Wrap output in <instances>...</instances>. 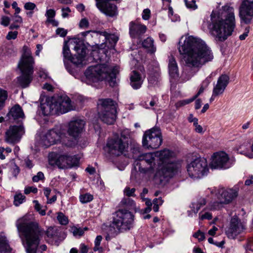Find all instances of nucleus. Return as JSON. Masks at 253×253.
Wrapping results in <instances>:
<instances>
[{"instance_id": "nucleus-6", "label": "nucleus", "mask_w": 253, "mask_h": 253, "mask_svg": "<svg viewBox=\"0 0 253 253\" xmlns=\"http://www.w3.org/2000/svg\"><path fill=\"white\" fill-rule=\"evenodd\" d=\"M23 53L18 63V68L22 75L18 78L19 84L22 87H26L32 80L34 60L30 49L27 46L23 47Z\"/></svg>"}, {"instance_id": "nucleus-62", "label": "nucleus", "mask_w": 253, "mask_h": 253, "mask_svg": "<svg viewBox=\"0 0 253 253\" xmlns=\"http://www.w3.org/2000/svg\"><path fill=\"white\" fill-rule=\"evenodd\" d=\"M20 172V169L17 166H15L12 169V174L13 175L15 176V177H16L17 175L18 174V173H19Z\"/></svg>"}, {"instance_id": "nucleus-15", "label": "nucleus", "mask_w": 253, "mask_h": 253, "mask_svg": "<svg viewBox=\"0 0 253 253\" xmlns=\"http://www.w3.org/2000/svg\"><path fill=\"white\" fill-rule=\"evenodd\" d=\"M228 155L223 151L213 154L210 167L212 169H227L231 167Z\"/></svg>"}, {"instance_id": "nucleus-46", "label": "nucleus", "mask_w": 253, "mask_h": 253, "mask_svg": "<svg viewBox=\"0 0 253 253\" xmlns=\"http://www.w3.org/2000/svg\"><path fill=\"white\" fill-rule=\"evenodd\" d=\"M150 14L151 11L149 9L146 8L144 9L142 14V17L143 19L145 20H148L150 17Z\"/></svg>"}, {"instance_id": "nucleus-44", "label": "nucleus", "mask_w": 253, "mask_h": 253, "mask_svg": "<svg viewBox=\"0 0 253 253\" xmlns=\"http://www.w3.org/2000/svg\"><path fill=\"white\" fill-rule=\"evenodd\" d=\"M44 179V176L43 173L39 171L37 173V175L34 176L32 178V180L33 182H37L40 180H43Z\"/></svg>"}, {"instance_id": "nucleus-1", "label": "nucleus", "mask_w": 253, "mask_h": 253, "mask_svg": "<svg viewBox=\"0 0 253 253\" xmlns=\"http://www.w3.org/2000/svg\"><path fill=\"white\" fill-rule=\"evenodd\" d=\"M178 51L183 55L186 66L189 67L199 69L213 59V53L206 43L192 36L181 37Z\"/></svg>"}, {"instance_id": "nucleus-3", "label": "nucleus", "mask_w": 253, "mask_h": 253, "mask_svg": "<svg viewBox=\"0 0 253 253\" xmlns=\"http://www.w3.org/2000/svg\"><path fill=\"white\" fill-rule=\"evenodd\" d=\"M211 16V34L218 41H224L231 35L235 26L233 8L226 4L217 12L213 11Z\"/></svg>"}, {"instance_id": "nucleus-16", "label": "nucleus", "mask_w": 253, "mask_h": 253, "mask_svg": "<svg viewBox=\"0 0 253 253\" xmlns=\"http://www.w3.org/2000/svg\"><path fill=\"white\" fill-rule=\"evenodd\" d=\"M239 16L241 22L250 23L253 17V0H243L239 7Z\"/></svg>"}, {"instance_id": "nucleus-26", "label": "nucleus", "mask_w": 253, "mask_h": 253, "mask_svg": "<svg viewBox=\"0 0 253 253\" xmlns=\"http://www.w3.org/2000/svg\"><path fill=\"white\" fill-rule=\"evenodd\" d=\"M130 85L134 89L139 88L143 83V80L141 75L136 71H133L130 75Z\"/></svg>"}, {"instance_id": "nucleus-64", "label": "nucleus", "mask_w": 253, "mask_h": 253, "mask_svg": "<svg viewBox=\"0 0 253 253\" xmlns=\"http://www.w3.org/2000/svg\"><path fill=\"white\" fill-rule=\"evenodd\" d=\"M80 249L81 253H87L88 252L87 247L84 244H81Z\"/></svg>"}, {"instance_id": "nucleus-59", "label": "nucleus", "mask_w": 253, "mask_h": 253, "mask_svg": "<svg viewBox=\"0 0 253 253\" xmlns=\"http://www.w3.org/2000/svg\"><path fill=\"white\" fill-rule=\"evenodd\" d=\"M188 120L189 122L193 123L194 125H197V123H198V120L197 118L194 117L193 115L192 114H190L188 118Z\"/></svg>"}, {"instance_id": "nucleus-57", "label": "nucleus", "mask_w": 253, "mask_h": 253, "mask_svg": "<svg viewBox=\"0 0 253 253\" xmlns=\"http://www.w3.org/2000/svg\"><path fill=\"white\" fill-rule=\"evenodd\" d=\"M249 31H250V28L247 27L245 29L244 33L239 36L240 40H242V41L244 40L246 38V37L248 36Z\"/></svg>"}, {"instance_id": "nucleus-17", "label": "nucleus", "mask_w": 253, "mask_h": 253, "mask_svg": "<svg viewBox=\"0 0 253 253\" xmlns=\"http://www.w3.org/2000/svg\"><path fill=\"white\" fill-rule=\"evenodd\" d=\"M24 133V130L23 126H11L6 132L5 141L9 144H14L20 141Z\"/></svg>"}, {"instance_id": "nucleus-11", "label": "nucleus", "mask_w": 253, "mask_h": 253, "mask_svg": "<svg viewBox=\"0 0 253 253\" xmlns=\"http://www.w3.org/2000/svg\"><path fill=\"white\" fill-rule=\"evenodd\" d=\"M162 141L160 129L153 127L144 132L142 138V145L147 149H157L161 146Z\"/></svg>"}, {"instance_id": "nucleus-8", "label": "nucleus", "mask_w": 253, "mask_h": 253, "mask_svg": "<svg viewBox=\"0 0 253 253\" xmlns=\"http://www.w3.org/2000/svg\"><path fill=\"white\" fill-rule=\"evenodd\" d=\"M100 119L107 124H113L116 119V103L110 98L100 99L97 102Z\"/></svg>"}, {"instance_id": "nucleus-38", "label": "nucleus", "mask_w": 253, "mask_h": 253, "mask_svg": "<svg viewBox=\"0 0 253 253\" xmlns=\"http://www.w3.org/2000/svg\"><path fill=\"white\" fill-rule=\"evenodd\" d=\"M187 8L191 10H195L198 8L195 0H184Z\"/></svg>"}, {"instance_id": "nucleus-18", "label": "nucleus", "mask_w": 253, "mask_h": 253, "mask_svg": "<svg viewBox=\"0 0 253 253\" xmlns=\"http://www.w3.org/2000/svg\"><path fill=\"white\" fill-rule=\"evenodd\" d=\"M64 135L65 134L62 133L59 129H51L44 135L42 139V143L46 147H48L61 142Z\"/></svg>"}, {"instance_id": "nucleus-13", "label": "nucleus", "mask_w": 253, "mask_h": 253, "mask_svg": "<svg viewBox=\"0 0 253 253\" xmlns=\"http://www.w3.org/2000/svg\"><path fill=\"white\" fill-rule=\"evenodd\" d=\"M126 137L121 134V137H116L109 139L107 147L110 154L114 156L122 155L128 147V143L125 140Z\"/></svg>"}, {"instance_id": "nucleus-53", "label": "nucleus", "mask_w": 253, "mask_h": 253, "mask_svg": "<svg viewBox=\"0 0 253 253\" xmlns=\"http://www.w3.org/2000/svg\"><path fill=\"white\" fill-rule=\"evenodd\" d=\"M194 237L197 238L199 241H203L205 239V235L203 232L200 231H198L194 234Z\"/></svg>"}, {"instance_id": "nucleus-14", "label": "nucleus", "mask_w": 253, "mask_h": 253, "mask_svg": "<svg viewBox=\"0 0 253 253\" xmlns=\"http://www.w3.org/2000/svg\"><path fill=\"white\" fill-rule=\"evenodd\" d=\"M52 99L55 114L66 113L74 109L70 99L67 96H58Z\"/></svg>"}, {"instance_id": "nucleus-34", "label": "nucleus", "mask_w": 253, "mask_h": 253, "mask_svg": "<svg viewBox=\"0 0 253 253\" xmlns=\"http://www.w3.org/2000/svg\"><path fill=\"white\" fill-rule=\"evenodd\" d=\"M33 202L35 204V209L38 212H39V214H40L42 216L45 215L46 207H44L43 209H42V207L41 206V205L37 200H34Z\"/></svg>"}, {"instance_id": "nucleus-25", "label": "nucleus", "mask_w": 253, "mask_h": 253, "mask_svg": "<svg viewBox=\"0 0 253 253\" xmlns=\"http://www.w3.org/2000/svg\"><path fill=\"white\" fill-rule=\"evenodd\" d=\"M168 68L169 76L174 79L179 77V72L177 64L175 58L173 56L169 57Z\"/></svg>"}, {"instance_id": "nucleus-12", "label": "nucleus", "mask_w": 253, "mask_h": 253, "mask_svg": "<svg viewBox=\"0 0 253 253\" xmlns=\"http://www.w3.org/2000/svg\"><path fill=\"white\" fill-rule=\"evenodd\" d=\"M187 170L191 178H201L208 173L209 168L207 161L204 159H196L187 165Z\"/></svg>"}, {"instance_id": "nucleus-9", "label": "nucleus", "mask_w": 253, "mask_h": 253, "mask_svg": "<svg viewBox=\"0 0 253 253\" xmlns=\"http://www.w3.org/2000/svg\"><path fill=\"white\" fill-rule=\"evenodd\" d=\"M70 46H74V49L77 52L73 57L71 56L69 47L65 42L63 48V54L65 58L70 60L73 63L77 65L84 64V59L86 54V49L82 42L78 39H74L69 42Z\"/></svg>"}, {"instance_id": "nucleus-24", "label": "nucleus", "mask_w": 253, "mask_h": 253, "mask_svg": "<svg viewBox=\"0 0 253 253\" xmlns=\"http://www.w3.org/2000/svg\"><path fill=\"white\" fill-rule=\"evenodd\" d=\"M40 108L44 116L55 114L52 97L46 98L45 102H41Z\"/></svg>"}, {"instance_id": "nucleus-10", "label": "nucleus", "mask_w": 253, "mask_h": 253, "mask_svg": "<svg viewBox=\"0 0 253 253\" xmlns=\"http://www.w3.org/2000/svg\"><path fill=\"white\" fill-rule=\"evenodd\" d=\"M209 189L211 193H213L214 190L217 197V201L210 204V209L212 210L220 209L224 205L230 203L238 196V191L234 189L221 188L217 190L211 188Z\"/></svg>"}, {"instance_id": "nucleus-49", "label": "nucleus", "mask_w": 253, "mask_h": 253, "mask_svg": "<svg viewBox=\"0 0 253 253\" xmlns=\"http://www.w3.org/2000/svg\"><path fill=\"white\" fill-rule=\"evenodd\" d=\"M9 22H10V18L8 17L5 16H3L1 17V20H0L1 25H3L5 27H6L9 25Z\"/></svg>"}, {"instance_id": "nucleus-19", "label": "nucleus", "mask_w": 253, "mask_h": 253, "mask_svg": "<svg viewBox=\"0 0 253 253\" xmlns=\"http://www.w3.org/2000/svg\"><path fill=\"white\" fill-rule=\"evenodd\" d=\"M244 225L237 217L232 218L229 227L226 231L228 238H235L237 235L241 234L244 230Z\"/></svg>"}, {"instance_id": "nucleus-5", "label": "nucleus", "mask_w": 253, "mask_h": 253, "mask_svg": "<svg viewBox=\"0 0 253 253\" xmlns=\"http://www.w3.org/2000/svg\"><path fill=\"white\" fill-rule=\"evenodd\" d=\"M119 73V67H109L106 64H99L88 67L84 73L89 82L107 80L110 85L113 86L116 84V75Z\"/></svg>"}, {"instance_id": "nucleus-37", "label": "nucleus", "mask_w": 253, "mask_h": 253, "mask_svg": "<svg viewBox=\"0 0 253 253\" xmlns=\"http://www.w3.org/2000/svg\"><path fill=\"white\" fill-rule=\"evenodd\" d=\"M59 223L62 225H66L68 223V219L63 213L59 212L57 217Z\"/></svg>"}, {"instance_id": "nucleus-32", "label": "nucleus", "mask_w": 253, "mask_h": 253, "mask_svg": "<svg viewBox=\"0 0 253 253\" xmlns=\"http://www.w3.org/2000/svg\"><path fill=\"white\" fill-rule=\"evenodd\" d=\"M8 94L7 91L0 88V110H1L4 106Z\"/></svg>"}, {"instance_id": "nucleus-31", "label": "nucleus", "mask_w": 253, "mask_h": 253, "mask_svg": "<svg viewBox=\"0 0 253 253\" xmlns=\"http://www.w3.org/2000/svg\"><path fill=\"white\" fill-rule=\"evenodd\" d=\"M80 159V158L77 155L67 156L68 168L78 166L79 164Z\"/></svg>"}, {"instance_id": "nucleus-45", "label": "nucleus", "mask_w": 253, "mask_h": 253, "mask_svg": "<svg viewBox=\"0 0 253 253\" xmlns=\"http://www.w3.org/2000/svg\"><path fill=\"white\" fill-rule=\"evenodd\" d=\"M45 15L47 17L46 20L53 19L55 16V11L53 9H47Z\"/></svg>"}, {"instance_id": "nucleus-47", "label": "nucleus", "mask_w": 253, "mask_h": 253, "mask_svg": "<svg viewBox=\"0 0 253 253\" xmlns=\"http://www.w3.org/2000/svg\"><path fill=\"white\" fill-rule=\"evenodd\" d=\"M31 192L33 193H37L38 192V189L36 187L33 186H28L25 188L24 193L25 194H28Z\"/></svg>"}, {"instance_id": "nucleus-51", "label": "nucleus", "mask_w": 253, "mask_h": 253, "mask_svg": "<svg viewBox=\"0 0 253 253\" xmlns=\"http://www.w3.org/2000/svg\"><path fill=\"white\" fill-rule=\"evenodd\" d=\"M199 216L201 220H204L205 219H211L212 218L211 214L208 212H206L203 214H202V212H200Z\"/></svg>"}, {"instance_id": "nucleus-41", "label": "nucleus", "mask_w": 253, "mask_h": 253, "mask_svg": "<svg viewBox=\"0 0 253 253\" xmlns=\"http://www.w3.org/2000/svg\"><path fill=\"white\" fill-rule=\"evenodd\" d=\"M154 206L153 208V211L155 212H157L159 211V206L161 205L163 203V200L162 198H159L158 199H155L153 201Z\"/></svg>"}, {"instance_id": "nucleus-35", "label": "nucleus", "mask_w": 253, "mask_h": 253, "mask_svg": "<svg viewBox=\"0 0 253 253\" xmlns=\"http://www.w3.org/2000/svg\"><path fill=\"white\" fill-rule=\"evenodd\" d=\"M93 200V196L89 193L82 194L80 196V200L82 203H86Z\"/></svg>"}, {"instance_id": "nucleus-50", "label": "nucleus", "mask_w": 253, "mask_h": 253, "mask_svg": "<svg viewBox=\"0 0 253 253\" xmlns=\"http://www.w3.org/2000/svg\"><path fill=\"white\" fill-rule=\"evenodd\" d=\"M56 33L62 37H64L66 36L67 31L64 28H59L56 29Z\"/></svg>"}, {"instance_id": "nucleus-7", "label": "nucleus", "mask_w": 253, "mask_h": 253, "mask_svg": "<svg viewBox=\"0 0 253 253\" xmlns=\"http://www.w3.org/2000/svg\"><path fill=\"white\" fill-rule=\"evenodd\" d=\"M134 215L126 209H120L116 211L109 231L114 235L129 230L133 226Z\"/></svg>"}, {"instance_id": "nucleus-22", "label": "nucleus", "mask_w": 253, "mask_h": 253, "mask_svg": "<svg viewBox=\"0 0 253 253\" xmlns=\"http://www.w3.org/2000/svg\"><path fill=\"white\" fill-rule=\"evenodd\" d=\"M7 117L10 121L19 122L25 118V115L22 108L18 104L15 105L9 110Z\"/></svg>"}, {"instance_id": "nucleus-39", "label": "nucleus", "mask_w": 253, "mask_h": 253, "mask_svg": "<svg viewBox=\"0 0 253 253\" xmlns=\"http://www.w3.org/2000/svg\"><path fill=\"white\" fill-rule=\"evenodd\" d=\"M195 100V98H192L190 99H185L179 101L175 103V106L177 108H179L182 106H183L186 104H188L191 102H193Z\"/></svg>"}, {"instance_id": "nucleus-43", "label": "nucleus", "mask_w": 253, "mask_h": 253, "mask_svg": "<svg viewBox=\"0 0 253 253\" xmlns=\"http://www.w3.org/2000/svg\"><path fill=\"white\" fill-rule=\"evenodd\" d=\"M135 191V189L133 188L130 189L128 187H126L124 189V192L126 196L128 197L135 196L134 192Z\"/></svg>"}, {"instance_id": "nucleus-58", "label": "nucleus", "mask_w": 253, "mask_h": 253, "mask_svg": "<svg viewBox=\"0 0 253 253\" xmlns=\"http://www.w3.org/2000/svg\"><path fill=\"white\" fill-rule=\"evenodd\" d=\"M13 17L14 23L16 24H21L22 23L23 20L21 16L18 15L14 14Z\"/></svg>"}, {"instance_id": "nucleus-23", "label": "nucleus", "mask_w": 253, "mask_h": 253, "mask_svg": "<svg viewBox=\"0 0 253 253\" xmlns=\"http://www.w3.org/2000/svg\"><path fill=\"white\" fill-rule=\"evenodd\" d=\"M229 77L226 75L220 76L213 88V94L219 95L222 94L229 83Z\"/></svg>"}, {"instance_id": "nucleus-40", "label": "nucleus", "mask_w": 253, "mask_h": 253, "mask_svg": "<svg viewBox=\"0 0 253 253\" xmlns=\"http://www.w3.org/2000/svg\"><path fill=\"white\" fill-rule=\"evenodd\" d=\"M46 234L48 238H54L57 235V229L52 227H50L46 231Z\"/></svg>"}, {"instance_id": "nucleus-61", "label": "nucleus", "mask_w": 253, "mask_h": 253, "mask_svg": "<svg viewBox=\"0 0 253 253\" xmlns=\"http://www.w3.org/2000/svg\"><path fill=\"white\" fill-rule=\"evenodd\" d=\"M211 82V77L209 76L207 77L202 83V86H204L205 87H207L209 84Z\"/></svg>"}, {"instance_id": "nucleus-56", "label": "nucleus", "mask_w": 253, "mask_h": 253, "mask_svg": "<svg viewBox=\"0 0 253 253\" xmlns=\"http://www.w3.org/2000/svg\"><path fill=\"white\" fill-rule=\"evenodd\" d=\"M195 127V130L196 132L199 133H204L205 130H203L202 126L201 125H198V123H197V125H194Z\"/></svg>"}, {"instance_id": "nucleus-21", "label": "nucleus", "mask_w": 253, "mask_h": 253, "mask_svg": "<svg viewBox=\"0 0 253 253\" xmlns=\"http://www.w3.org/2000/svg\"><path fill=\"white\" fill-rule=\"evenodd\" d=\"M129 34L131 38H138L141 35L144 34L147 30L145 25L138 22L131 21L129 25Z\"/></svg>"}, {"instance_id": "nucleus-42", "label": "nucleus", "mask_w": 253, "mask_h": 253, "mask_svg": "<svg viewBox=\"0 0 253 253\" xmlns=\"http://www.w3.org/2000/svg\"><path fill=\"white\" fill-rule=\"evenodd\" d=\"M71 231L75 236H81L84 234V231L81 228H77L75 226L71 227Z\"/></svg>"}, {"instance_id": "nucleus-29", "label": "nucleus", "mask_w": 253, "mask_h": 253, "mask_svg": "<svg viewBox=\"0 0 253 253\" xmlns=\"http://www.w3.org/2000/svg\"><path fill=\"white\" fill-rule=\"evenodd\" d=\"M55 164L60 169L68 168L67 155H63L59 156L56 159Z\"/></svg>"}, {"instance_id": "nucleus-54", "label": "nucleus", "mask_w": 253, "mask_h": 253, "mask_svg": "<svg viewBox=\"0 0 253 253\" xmlns=\"http://www.w3.org/2000/svg\"><path fill=\"white\" fill-rule=\"evenodd\" d=\"M71 12V9L69 7H67L62 8V16L63 18H66L68 17V13Z\"/></svg>"}, {"instance_id": "nucleus-30", "label": "nucleus", "mask_w": 253, "mask_h": 253, "mask_svg": "<svg viewBox=\"0 0 253 253\" xmlns=\"http://www.w3.org/2000/svg\"><path fill=\"white\" fill-rule=\"evenodd\" d=\"M121 204L129 210L134 211H137L134 201L129 198H124L122 200Z\"/></svg>"}, {"instance_id": "nucleus-33", "label": "nucleus", "mask_w": 253, "mask_h": 253, "mask_svg": "<svg viewBox=\"0 0 253 253\" xmlns=\"http://www.w3.org/2000/svg\"><path fill=\"white\" fill-rule=\"evenodd\" d=\"M26 197L20 193H16L14 197V205L18 206L25 202Z\"/></svg>"}, {"instance_id": "nucleus-60", "label": "nucleus", "mask_w": 253, "mask_h": 253, "mask_svg": "<svg viewBox=\"0 0 253 253\" xmlns=\"http://www.w3.org/2000/svg\"><path fill=\"white\" fill-rule=\"evenodd\" d=\"M163 3H166L167 5L169 6V12L171 15L173 14V10L171 6H169V5L171 2V0H162Z\"/></svg>"}, {"instance_id": "nucleus-28", "label": "nucleus", "mask_w": 253, "mask_h": 253, "mask_svg": "<svg viewBox=\"0 0 253 253\" xmlns=\"http://www.w3.org/2000/svg\"><path fill=\"white\" fill-rule=\"evenodd\" d=\"M142 46L151 53H154L156 50V47L154 45V40L150 37H148L143 41Z\"/></svg>"}, {"instance_id": "nucleus-52", "label": "nucleus", "mask_w": 253, "mask_h": 253, "mask_svg": "<svg viewBox=\"0 0 253 253\" xmlns=\"http://www.w3.org/2000/svg\"><path fill=\"white\" fill-rule=\"evenodd\" d=\"M18 32L17 31L9 32L6 36L8 40L15 39L17 38Z\"/></svg>"}, {"instance_id": "nucleus-63", "label": "nucleus", "mask_w": 253, "mask_h": 253, "mask_svg": "<svg viewBox=\"0 0 253 253\" xmlns=\"http://www.w3.org/2000/svg\"><path fill=\"white\" fill-rule=\"evenodd\" d=\"M253 184V176H250L246 180L245 184L247 186H250Z\"/></svg>"}, {"instance_id": "nucleus-48", "label": "nucleus", "mask_w": 253, "mask_h": 253, "mask_svg": "<svg viewBox=\"0 0 253 253\" xmlns=\"http://www.w3.org/2000/svg\"><path fill=\"white\" fill-rule=\"evenodd\" d=\"M24 8L27 10H33L36 7V5L31 2H26L24 6Z\"/></svg>"}, {"instance_id": "nucleus-36", "label": "nucleus", "mask_w": 253, "mask_h": 253, "mask_svg": "<svg viewBox=\"0 0 253 253\" xmlns=\"http://www.w3.org/2000/svg\"><path fill=\"white\" fill-rule=\"evenodd\" d=\"M11 249L7 243L4 240H0V253L1 252H10Z\"/></svg>"}, {"instance_id": "nucleus-55", "label": "nucleus", "mask_w": 253, "mask_h": 253, "mask_svg": "<svg viewBox=\"0 0 253 253\" xmlns=\"http://www.w3.org/2000/svg\"><path fill=\"white\" fill-rule=\"evenodd\" d=\"M88 25H89L88 21L85 18H84V19H82L80 22V27L82 28H87L88 26Z\"/></svg>"}, {"instance_id": "nucleus-20", "label": "nucleus", "mask_w": 253, "mask_h": 253, "mask_svg": "<svg viewBox=\"0 0 253 253\" xmlns=\"http://www.w3.org/2000/svg\"><path fill=\"white\" fill-rule=\"evenodd\" d=\"M85 122L83 120L76 118L74 119L69 123L68 133L74 138H76L82 131Z\"/></svg>"}, {"instance_id": "nucleus-2", "label": "nucleus", "mask_w": 253, "mask_h": 253, "mask_svg": "<svg viewBox=\"0 0 253 253\" xmlns=\"http://www.w3.org/2000/svg\"><path fill=\"white\" fill-rule=\"evenodd\" d=\"M174 154L169 149H164L154 153H148L140 155L137 158L141 172H146L154 169L157 166L156 175L164 177H171L178 169V164L173 160Z\"/></svg>"}, {"instance_id": "nucleus-4", "label": "nucleus", "mask_w": 253, "mask_h": 253, "mask_svg": "<svg viewBox=\"0 0 253 253\" xmlns=\"http://www.w3.org/2000/svg\"><path fill=\"white\" fill-rule=\"evenodd\" d=\"M16 226L23 236V244L26 253H37L44 231L37 222L31 221L28 215L18 219Z\"/></svg>"}, {"instance_id": "nucleus-27", "label": "nucleus", "mask_w": 253, "mask_h": 253, "mask_svg": "<svg viewBox=\"0 0 253 253\" xmlns=\"http://www.w3.org/2000/svg\"><path fill=\"white\" fill-rule=\"evenodd\" d=\"M101 35L104 36L107 41L110 44V47H114L119 40V37L117 35L112 34L107 32H98Z\"/></svg>"}]
</instances>
